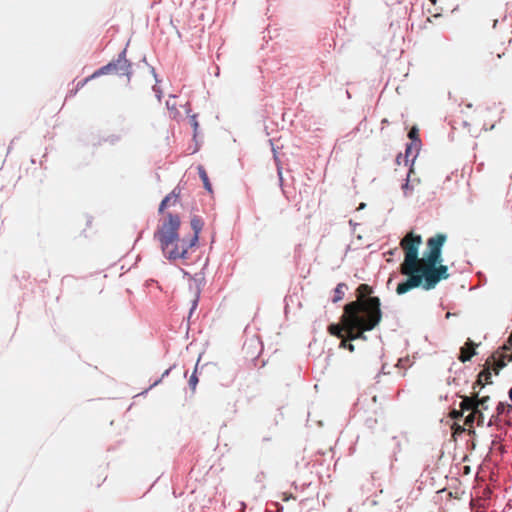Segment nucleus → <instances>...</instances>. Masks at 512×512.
<instances>
[{
    "label": "nucleus",
    "instance_id": "25",
    "mask_svg": "<svg viewBox=\"0 0 512 512\" xmlns=\"http://www.w3.org/2000/svg\"><path fill=\"white\" fill-rule=\"evenodd\" d=\"M169 372H170V369H167V370L163 373V377H164V376H166V375H168V374H169Z\"/></svg>",
    "mask_w": 512,
    "mask_h": 512
},
{
    "label": "nucleus",
    "instance_id": "24",
    "mask_svg": "<svg viewBox=\"0 0 512 512\" xmlns=\"http://www.w3.org/2000/svg\"><path fill=\"white\" fill-rule=\"evenodd\" d=\"M509 398L512 401V386H511V389L509 390Z\"/></svg>",
    "mask_w": 512,
    "mask_h": 512
},
{
    "label": "nucleus",
    "instance_id": "4",
    "mask_svg": "<svg viewBox=\"0 0 512 512\" xmlns=\"http://www.w3.org/2000/svg\"><path fill=\"white\" fill-rule=\"evenodd\" d=\"M125 50L119 55L116 61L107 64L106 66L101 67L97 71H95L91 78H96L101 75L109 74V73H118V74H127L128 68L130 66L128 60L125 57Z\"/></svg>",
    "mask_w": 512,
    "mask_h": 512
},
{
    "label": "nucleus",
    "instance_id": "1",
    "mask_svg": "<svg viewBox=\"0 0 512 512\" xmlns=\"http://www.w3.org/2000/svg\"><path fill=\"white\" fill-rule=\"evenodd\" d=\"M446 241V236L438 234L427 241L428 252L423 258H418V249L421 244V236L412 233L405 236L401 246L405 251L404 262L401 264V274L407 279L398 284L397 294H405L413 288L422 286L429 290L436 286L441 279L448 278L447 267L441 265V248Z\"/></svg>",
    "mask_w": 512,
    "mask_h": 512
},
{
    "label": "nucleus",
    "instance_id": "19",
    "mask_svg": "<svg viewBox=\"0 0 512 512\" xmlns=\"http://www.w3.org/2000/svg\"><path fill=\"white\" fill-rule=\"evenodd\" d=\"M340 347L346 348L351 352L354 351V346L352 344H347V342L344 338L342 339V341L340 343Z\"/></svg>",
    "mask_w": 512,
    "mask_h": 512
},
{
    "label": "nucleus",
    "instance_id": "22",
    "mask_svg": "<svg viewBox=\"0 0 512 512\" xmlns=\"http://www.w3.org/2000/svg\"><path fill=\"white\" fill-rule=\"evenodd\" d=\"M167 107L170 109V108H174V104L173 103H170V101H167Z\"/></svg>",
    "mask_w": 512,
    "mask_h": 512
},
{
    "label": "nucleus",
    "instance_id": "6",
    "mask_svg": "<svg viewBox=\"0 0 512 512\" xmlns=\"http://www.w3.org/2000/svg\"><path fill=\"white\" fill-rule=\"evenodd\" d=\"M412 172H413V170L410 169L409 173L407 175V180L401 187L405 197H409L412 194V192L414 191L415 186L419 183L418 179L410 178V175Z\"/></svg>",
    "mask_w": 512,
    "mask_h": 512
},
{
    "label": "nucleus",
    "instance_id": "18",
    "mask_svg": "<svg viewBox=\"0 0 512 512\" xmlns=\"http://www.w3.org/2000/svg\"><path fill=\"white\" fill-rule=\"evenodd\" d=\"M198 383V378L196 377L195 374H193L191 377H190V380H189V385L190 387L194 390L196 388V385Z\"/></svg>",
    "mask_w": 512,
    "mask_h": 512
},
{
    "label": "nucleus",
    "instance_id": "11",
    "mask_svg": "<svg viewBox=\"0 0 512 512\" xmlns=\"http://www.w3.org/2000/svg\"><path fill=\"white\" fill-rule=\"evenodd\" d=\"M476 416L478 417V425L482 424L483 420H484V417H483V414H482V412L480 410H478V412L472 411L466 417L465 424L466 425H471L474 422V419H475Z\"/></svg>",
    "mask_w": 512,
    "mask_h": 512
},
{
    "label": "nucleus",
    "instance_id": "31",
    "mask_svg": "<svg viewBox=\"0 0 512 512\" xmlns=\"http://www.w3.org/2000/svg\"><path fill=\"white\" fill-rule=\"evenodd\" d=\"M507 357H508L509 361H512V353L509 356H507Z\"/></svg>",
    "mask_w": 512,
    "mask_h": 512
},
{
    "label": "nucleus",
    "instance_id": "9",
    "mask_svg": "<svg viewBox=\"0 0 512 512\" xmlns=\"http://www.w3.org/2000/svg\"><path fill=\"white\" fill-rule=\"evenodd\" d=\"M177 198H178V195L175 194V192L173 191L171 194L167 195L161 202L160 204V207H159V211L160 212H163V210L172 205V204H175L176 201H177Z\"/></svg>",
    "mask_w": 512,
    "mask_h": 512
},
{
    "label": "nucleus",
    "instance_id": "8",
    "mask_svg": "<svg viewBox=\"0 0 512 512\" xmlns=\"http://www.w3.org/2000/svg\"><path fill=\"white\" fill-rule=\"evenodd\" d=\"M460 407L462 410H472L478 412L475 399L471 397H463L460 403Z\"/></svg>",
    "mask_w": 512,
    "mask_h": 512
},
{
    "label": "nucleus",
    "instance_id": "27",
    "mask_svg": "<svg viewBox=\"0 0 512 512\" xmlns=\"http://www.w3.org/2000/svg\"><path fill=\"white\" fill-rule=\"evenodd\" d=\"M193 125H194V127H195V129H196V128H197V126H198V123H197L195 120H193Z\"/></svg>",
    "mask_w": 512,
    "mask_h": 512
},
{
    "label": "nucleus",
    "instance_id": "26",
    "mask_svg": "<svg viewBox=\"0 0 512 512\" xmlns=\"http://www.w3.org/2000/svg\"><path fill=\"white\" fill-rule=\"evenodd\" d=\"M365 207V203H361L358 209H363Z\"/></svg>",
    "mask_w": 512,
    "mask_h": 512
},
{
    "label": "nucleus",
    "instance_id": "16",
    "mask_svg": "<svg viewBox=\"0 0 512 512\" xmlns=\"http://www.w3.org/2000/svg\"><path fill=\"white\" fill-rule=\"evenodd\" d=\"M418 129L416 127H412V129L410 130L409 134H408V137L411 139L412 142L414 141H417L418 144H420V141L418 139Z\"/></svg>",
    "mask_w": 512,
    "mask_h": 512
},
{
    "label": "nucleus",
    "instance_id": "13",
    "mask_svg": "<svg viewBox=\"0 0 512 512\" xmlns=\"http://www.w3.org/2000/svg\"><path fill=\"white\" fill-rule=\"evenodd\" d=\"M198 170H199V176L200 178L202 179L203 181V184H204V187L208 190V191H211V184L208 180V176H207V173L206 171L203 169V167H198Z\"/></svg>",
    "mask_w": 512,
    "mask_h": 512
},
{
    "label": "nucleus",
    "instance_id": "21",
    "mask_svg": "<svg viewBox=\"0 0 512 512\" xmlns=\"http://www.w3.org/2000/svg\"><path fill=\"white\" fill-rule=\"evenodd\" d=\"M471 358V355H464V352H462L461 360L463 362L469 360Z\"/></svg>",
    "mask_w": 512,
    "mask_h": 512
},
{
    "label": "nucleus",
    "instance_id": "20",
    "mask_svg": "<svg viewBox=\"0 0 512 512\" xmlns=\"http://www.w3.org/2000/svg\"><path fill=\"white\" fill-rule=\"evenodd\" d=\"M505 405L503 403H499L497 406V412L498 414L503 413Z\"/></svg>",
    "mask_w": 512,
    "mask_h": 512
},
{
    "label": "nucleus",
    "instance_id": "30",
    "mask_svg": "<svg viewBox=\"0 0 512 512\" xmlns=\"http://www.w3.org/2000/svg\"><path fill=\"white\" fill-rule=\"evenodd\" d=\"M446 318H451V313H450V312H448V313L446 314Z\"/></svg>",
    "mask_w": 512,
    "mask_h": 512
},
{
    "label": "nucleus",
    "instance_id": "5",
    "mask_svg": "<svg viewBox=\"0 0 512 512\" xmlns=\"http://www.w3.org/2000/svg\"><path fill=\"white\" fill-rule=\"evenodd\" d=\"M203 227V221L201 218L194 216L191 219V228L194 232L193 236L189 239V246H195L198 241L199 233Z\"/></svg>",
    "mask_w": 512,
    "mask_h": 512
},
{
    "label": "nucleus",
    "instance_id": "23",
    "mask_svg": "<svg viewBox=\"0 0 512 512\" xmlns=\"http://www.w3.org/2000/svg\"><path fill=\"white\" fill-rule=\"evenodd\" d=\"M509 346H512V335L508 339Z\"/></svg>",
    "mask_w": 512,
    "mask_h": 512
},
{
    "label": "nucleus",
    "instance_id": "28",
    "mask_svg": "<svg viewBox=\"0 0 512 512\" xmlns=\"http://www.w3.org/2000/svg\"><path fill=\"white\" fill-rule=\"evenodd\" d=\"M89 79H91V76H90L89 78L85 79V80H84V82H82V85H85V83H86Z\"/></svg>",
    "mask_w": 512,
    "mask_h": 512
},
{
    "label": "nucleus",
    "instance_id": "17",
    "mask_svg": "<svg viewBox=\"0 0 512 512\" xmlns=\"http://www.w3.org/2000/svg\"><path fill=\"white\" fill-rule=\"evenodd\" d=\"M358 292L363 296L364 294H369L371 291H370V288L368 285L366 284H361L359 287H358Z\"/></svg>",
    "mask_w": 512,
    "mask_h": 512
},
{
    "label": "nucleus",
    "instance_id": "29",
    "mask_svg": "<svg viewBox=\"0 0 512 512\" xmlns=\"http://www.w3.org/2000/svg\"><path fill=\"white\" fill-rule=\"evenodd\" d=\"M196 305H197V301L195 300L194 303H193L192 310L195 309Z\"/></svg>",
    "mask_w": 512,
    "mask_h": 512
},
{
    "label": "nucleus",
    "instance_id": "32",
    "mask_svg": "<svg viewBox=\"0 0 512 512\" xmlns=\"http://www.w3.org/2000/svg\"><path fill=\"white\" fill-rule=\"evenodd\" d=\"M432 4H436L437 0H430Z\"/></svg>",
    "mask_w": 512,
    "mask_h": 512
},
{
    "label": "nucleus",
    "instance_id": "7",
    "mask_svg": "<svg viewBox=\"0 0 512 512\" xmlns=\"http://www.w3.org/2000/svg\"><path fill=\"white\" fill-rule=\"evenodd\" d=\"M506 356L502 353H497L492 356V364L494 366V371L496 374L506 365L505 358Z\"/></svg>",
    "mask_w": 512,
    "mask_h": 512
},
{
    "label": "nucleus",
    "instance_id": "14",
    "mask_svg": "<svg viewBox=\"0 0 512 512\" xmlns=\"http://www.w3.org/2000/svg\"><path fill=\"white\" fill-rule=\"evenodd\" d=\"M491 377V373L490 371H483L482 373L479 374V377H478V384L479 385H483L484 383H489V379Z\"/></svg>",
    "mask_w": 512,
    "mask_h": 512
},
{
    "label": "nucleus",
    "instance_id": "15",
    "mask_svg": "<svg viewBox=\"0 0 512 512\" xmlns=\"http://www.w3.org/2000/svg\"><path fill=\"white\" fill-rule=\"evenodd\" d=\"M489 400V397L486 396V397H483L481 399H475V403L477 404V410H480V408L486 410L488 408L487 406V402Z\"/></svg>",
    "mask_w": 512,
    "mask_h": 512
},
{
    "label": "nucleus",
    "instance_id": "12",
    "mask_svg": "<svg viewBox=\"0 0 512 512\" xmlns=\"http://www.w3.org/2000/svg\"><path fill=\"white\" fill-rule=\"evenodd\" d=\"M419 150V144L417 141L411 142L406 148V158L412 157L414 160Z\"/></svg>",
    "mask_w": 512,
    "mask_h": 512
},
{
    "label": "nucleus",
    "instance_id": "10",
    "mask_svg": "<svg viewBox=\"0 0 512 512\" xmlns=\"http://www.w3.org/2000/svg\"><path fill=\"white\" fill-rule=\"evenodd\" d=\"M346 289H347V286L345 284H343V283L338 284L334 290V296L332 298V301L335 303L340 301L343 298Z\"/></svg>",
    "mask_w": 512,
    "mask_h": 512
},
{
    "label": "nucleus",
    "instance_id": "2",
    "mask_svg": "<svg viewBox=\"0 0 512 512\" xmlns=\"http://www.w3.org/2000/svg\"><path fill=\"white\" fill-rule=\"evenodd\" d=\"M380 300L369 297L363 302L354 301L344 307L342 325L332 324L328 330L330 334L343 339H366L364 331L372 330L381 321Z\"/></svg>",
    "mask_w": 512,
    "mask_h": 512
},
{
    "label": "nucleus",
    "instance_id": "3",
    "mask_svg": "<svg viewBox=\"0 0 512 512\" xmlns=\"http://www.w3.org/2000/svg\"><path fill=\"white\" fill-rule=\"evenodd\" d=\"M180 219L177 215L168 214L159 227L155 236L158 238L164 256L169 260L185 258L189 246V239L180 238L178 229Z\"/></svg>",
    "mask_w": 512,
    "mask_h": 512
}]
</instances>
